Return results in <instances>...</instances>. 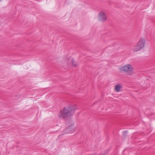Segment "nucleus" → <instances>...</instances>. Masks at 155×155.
Returning <instances> with one entry per match:
<instances>
[{
  "mask_svg": "<svg viewBox=\"0 0 155 155\" xmlns=\"http://www.w3.org/2000/svg\"><path fill=\"white\" fill-rule=\"evenodd\" d=\"M119 70L127 74L131 75L133 73V69L132 66L129 64H126L120 67Z\"/></svg>",
  "mask_w": 155,
  "mask_h": 155,
  "instance_id": "f257e3e1",
  "label": "nucleus"
},
{
  "mask_svg": "<svg viewBox=\"0 0 155 155\" xmlns=\"http://www.w3.org/2000/svg\"><path fill=\"white\" fill-rule=\"evenodd\" d=\"M145 41L143 38H140L138 43L137 45L134 48V52H137L143 48L145 45Z\"/></svg>",
  "mask_w": 155,
  "mask_h": 155,
  "instance_id": "f03ea898",
  "label": "nucleus"
},
{
  "mask_svg": "<svg viewBox=\"0 0 155 155\" xmlns=\"http://www.w3.org/2000/svg\"><path fill=\"white\" fill-rule=\"evenodd\" d=\"M74 122L71 119L68 118V134L72 133L75 131V128L74 126Z\"/></svg>",
  "mask_w": 155,
  "mask_h": 155,
  "instance_id": "7ed1b4c3",
  "label": "nucleus"
},
{
  "mask_svg": "<svg viewBox=\"0 0 155 155\" xmlns=\"http://www.w3.org/2000/svg\"><path fill=\"white\" fill-rule=\"evenodd\" d=\"M98 20L101 21H104L107 20V17L104 12L101 11L99 13Z\"/></svg>",
  "mask_w": 155,
  "mask_h": 155,
  "instance_id": "20e7f679",
  "label": "nucleus"
},
{
  "mask_svg": "<svg viewBox=\"0 0 155 155\" xmlns=\"http://www.w3.org/2000/svg\"><path fill=\"white\" fill-rule=\"evenodd\" d=\"M60 113L64 119H67L68 117V107H65L62 110L60 111Z\"/></svg>",
  "mask_w": 155,
  "mask_h": 155,
  "instance_id": "39448f33",
  "label": "nucleus"
},
{
  "mask_svg": "<svg viewBox=\"0 0 155 155\" xmlns=\"http://www.w3.org/2000/svg\"><path fill=\"white\" fill-rule=\"evenodd\" d=\"M76 109L75 105L68 106V117L73 115Z\"/></svg>",
  "mask_w": 155,
  "mask_h": 155,
  "instance_id": "423d86ee",
  "label": "nucleus"
},
{
  "mask_svg": "<svg viewBox=\"0 0 155 155\" xmlns=\"http://www.w3.org/2000/svg\"><path fill=\"white\" fill-rule=\"evenodd\" d=\"M121 86L120 85H117L115 87V89L117 91H119L120 89L121 88Z\"/></svg>",
  "mask_w": 155,
  "mask_h": 155,
  "instance_id": "0eeeda50",
  "label": "nucleus"
},
{
  "mask_svg": "<svg viewBox=\"0 0 155 155\" xmlns=\"http://www.w3.org/2000/svg\"><path fill=\"white\" fill-rule=\"evenodd\" d=\"M71 63L72 65L74 66V67H76L77 66V64L76 63L74 60L73 59H72Z\"/></svg>",
  "mask_w": 155,
  "mask_h": 155,
  "instance_id": "6e6552de",
  "label": "nucleus"
},
{
  "mask_svg": "<svg viewBox=\"0 0 155 155\" xmlns=\"http://www.w3.org/2000/svg\"><path fill=\"white\" fill-rule=\"evenodd\" d=\"M127 131H125L123 132V135L124 137H126L127 136Z\"/></svg>",
  "mask_w": 155,
  "mask_h": 155,
  "instance_id": "1a4fd4ad",
  "label": "nucleus"
},
{
  "mask_svg": "<svg viewBox=\"0 0 155 155\" xmlns=\"http://www.w3.org/2000/svg\"><path fill=\"white\" fill-rule=\"evenodd\" d=\"M68 59H66V61L65 62V63L66 64V67L68 65Z\"/></svg>",
  "mask_w": 155,
  "mask_h": 155,
  "instance_id": "9d476101",
  "label": "nucleus"
},
{
  "mask_svg": "<svg viewBox=\"0 0 155 155\" xmlns=\"http://www.w3.org/2000/svg\"><path fill=\"white\" fill-rule=\"evenodd\" d=\"M63 67H65V66H64H64H63Z\"/></svg>",
  "mask_w": 155,
  "mask_h": 155,
  "instance_id": "9b49d317",
  "label": "nucleus"
},
{
  "mask_svg": "<svg viewBox=\"0 0 155 155\" xmlns=\"http://www.w3.org/2000/svg\"><path fill=\"white\" fill-rule=\"evenodd\" d=\"M2 0H0V2Z\"/></svg>",
  "mask_w": 155,
  "mask_h": 155,
  "instance_id": "f8f14e48",
  "label": "nucleus"
}]
</instances>
